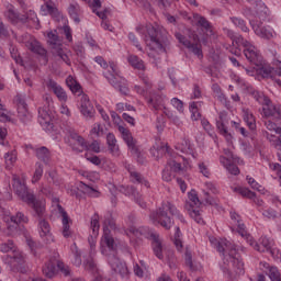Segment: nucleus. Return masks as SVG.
Instances as JSON below:
<instances>
[{
  "instance_id": "f3484780",
  "label": "nucleus",
  "mask_w": 281,
  "mask_h": 281,
  "mask_svg": "<svg viewBox=\"0 0 281 281\" xmlns=\"http://www.w3.org/2000/svg\"><path fill=\"white\" fill-rule=\"evenodd\" d=\"M38 227H40L41 238H44L46 244L54 243V236L52 235V232H50L49 222L41 218L38 222Z\"/></svg>"
},
{
  "instance_id": "c9c22d12",
  "label": "nucleus",
  "mask_w": 281,
  "mask_h": 281,
  "mask_svg": "<svg viewBox=\"0 0 281 281\" xmlns=\"http://www.w3.org/2000/svg\"><path fill=\"white\" fill-rule=\"evenodd\" d=\"M80 12V5L76 2H72L68 7V13L71 16V19L75 21V23H80V18L78 16V13Z\"/></svg>"
},
{
  "instance_id": "f8f14e48",
  "label": "nucleus",
  "mask_w": 281,
  "mask_h": 281,
  "mask_svg": "<svg viewBox=\"0 0 281 281\" xmlns=\"http://www.w3.org/2000/svg\"><path fill=\"white\" fill-rule=\"evenodd\" d=\"M2 220L4 223H7V229H9V234H15L21 223H27V217L22 212H18L12 216L5 215Z\"/></svg>"
},
{
  "instance_id": "5701e85b",
  "label": "nucleus",
  "mask_w": 281,
  "mask_h": 281,
  "mask_svg": "<svg viewBox=\"0 0 281 281\" xmlns=\"http://www.w3.org/2000/svg\"><path fill=\"white\" fill-rule=\"evenodd\" d=\"M262 111L266 117H276L277 120L280 117V110L271 103V100L263 103Z\"/></svg>"
},
{
  "instance_id": "3c124183",
  "label": "nucleus",
  "mask_w": 281,
  "mask_h": 281,
  "mask_svg": "<svg viewBox=\"0 0 281 281\" xmlns=\"http://www.w3.org/2000/svg\"><path fill=\"white\" fill-rule=\"evenodd\" d=\"M232 23L236 25V27H239L241 32H249V27H247V24L245 23V20L241 18L233 16L231 18Z\"/></svg>"
},
{
  "instance_id": "4c0bfd02",
  "label": "nucleus",
  "mask_w": 281,
  "mask_h": 281,
  "mask_svg": "<svg viewBox=\"0 0 281 281\" xmlns=\"http://www.w3.org/2000/svg\"><path fill=\"white\" fill-rule=\"evenodd\" d=\"M4 164H5V168L8 170H10V168H12V166H14V164H16V151L15 150L8 151L4 154Z\"/></svg>"
},
{
  "instance_id": "680f3d73",
  "label": "nucleus",
  "mask_w": 281,
  "mask_h": 281,
  "mask_svg": "<svg viewBox=\"0 0 281 281\" xmlns=\"http://www.w3.org/2000/svg\"><path fill=\"white\" fill-rule=\"evenodd\" d=\"M262 216H265V218H269L270 221H273L278 218V212H276V210L273 209H268L262 212Z\"/></svg>"
},
{
  "instance_id": "69168bd1",
  "label": "nucleus",
  "mask_w": 281,
  "mask_h": 281,
  "mask_svg": "<svg viewBox=\"0 0 281 281\" xmlns=\"http://www.w3.org/2000/svg\"><path fill=\"white\" fill-rule=\"evenodd\" d=\"M31 49H32V52H34L35 54H38L40 56H45V54H47V50H45V48H43L38 44L31 45Z\"/></svg>"
},
{
  "instance_id": "2eb2a0df",
  "label": "nucleus",
  "mask_w": 281,
  "mask_h": 281,
  "mask_svg": "<svg viewBox=\"0 0 281 281\" xmlns=\"http://www.w3.org/2000/svg\"><path fill=\"white\" fill-rule=\"evenodd\" d=\"M45 85L48 91H53L60 102H67V92L54 79H46Z\"/></svg>"
},
{
  "instance_id": "f704fd0d",
  "label": "nucleus",
  "mask_w": 281,
  "mask_h": 281,
  "mask_svg": "<svg viewBox=\"0 0 281 281\" xmlns=\"http://www.w3.org/2000/svg\"><path fill=\"white\" fill-rule=\"evenodd\" d=\"M203 106V102H191L189 109L191 111V120L196 121L201 120V112L199 108Z\"/></svg>"
},
{
  "instance_id": "2f4dec72",
  "label": "nucleus",
  "mask_w": 281,
  "mask_h": 281,
  "mask_svg": "<svg viewBox=\"0 0 281 281\" xmlns=\"http://www.w3.org/2000/svg\"><path fill=\"white\" fill-rule=\"evenodd\" d=\"M35 154L37 159H41L44 164H49V159H52V154H49V149L47 147L43 146L37 149H35Z\"/></svg>"
},
{
  "instance_id": "a211bd4d",
  "label": "nucleus",
  "mask_w": 281,
  "mask_h": 281,
  "mask_svg": "<svg viewBox=\"0 0 281 281\" xmlns=\"http://www.w3.org/2000/svg\"><path fill=\"white\" fill-rule=\"evenodd\" d=\"M166 97L161 93H157L156 91L151 92L149 98H147V104L155 111L159 110L160 106H164V102Z\"/></svg>"
},
{
  "instance_id": "13d9d810",
  "label": "nucleus",
  "mask_w": 281,
  "mask_h": 281,
  "mask_svg": "<svg viewBox=\"0 0 281 281\" xmlns=\"http://www.w3.org/2000/svg\"><path fill=\"white\" fill-rule=\"evenodd\" d=\"M252 97L259 104H266V102H269V98L265 97V94L260 91H252Z\"/></svg>"
},
{
  "instance_id": "de8ad7c7",
  "label": "nucleus",
  "mask_w": 281,
  "mask_h": 281,
  "mask_svg": "<svg viewBox=\"0 0 281 281\" xmlns=\"http://www.w3.org/2000/svg\"><path fill=\"white\" fill-rule=\"evenodd\" d=\"M4 16H7V19L12 23H19V13L14 11V7H12V4L9 5Z\"/></svg>"
},
{
  "instance_id": "a19ab883",
  "label": "nucleus",
  "mask_w": 281,
  "mask_h": 281,
  "mask_svg": "<svg viewBox=\"0 0 281 281\" xmlns=\"http://www.w3.org/2000/svg\"><path fill=\"white\" fill-rule=\"evenodd\" d=\"M70 138L72 139V142H76L78 146H81V148H83L85 150H89V144L87 143V140H85L82 136L78 135V133L71 132Z\"/></svg>"
},
{
  "instance_id": "49530a36",
  "label": "nucleus",
  "mask_w": 281,
  "mask_h": 281,
  "mask_svg": "<svg viewBox=\"0 0 281 281\" xmlns=\"http://www.w3.org/2000/svg\"><path fill=\"white\" fill-rule=\"evenodd\" d=\"M43 177V164L36 162L35 164V171L32 178V183H38Z\"/></svg>"
},
{
  "instance_id": "6e6552de",
  "label": "nucleus",
  "mask_w": 281,
  "mask_h": 281,
  "mask_svg": "<svg viewBox=\"0 0 281 281\" xmlns=\"http://www.w3.org/2000/svg\"><path fill=\"white\" fill-rule=\"evenodd\" d=\"M48 37V45L52 47L53 54L57 60H63L64 63H69V57L63 50L61 48V43H60V37H58V32L57 31H50L47 34Z\"/></svg>"
},
{
  "instance_id": "774afa93",
  "label": "nucleus",
  "mask_w": 281,
  "mask_h": 281,
  "mask_svg": "<svg viewBox=\"0 0 281 281\" xmlns=\"http://www.w3.org/2000/svg\"><path fill=\"white\" fill-rule=\"evenodd\" d=\"M226 170H228L229 175H240V169L238 168V166L231 164L226 167Z\"/></svg>"
},
{
  "instance_id": "aec40b11",
  "label": "nucleus",
  "mask_w": 281,
  "mask_h": 281,
  "mask_svg": "<svg viewBox=\"0 0 281 281\" xmlns=\"http://www.w3.org/2000/svg\"><path fill=\"white\" fill-rule=\"evenodd\" d=\"M10 263L12 267H15L18 271H23V267L25 265V256L23 252H21L19 249H16L12 255L10 256Z\"/></svg>"
},
{
  "instance_id": "39448f33",
  "label": "nucleus",
  "mask_w": 281,
  "mask_h": 281,
  "mask_svg": "<svg viewBox=\"0 0 281 281\" xmlns=\"http://www.w3.org/2000/svg\"><path fill=\"white\" fill-rule=\"evenodd\" d=\"M235 42L238 47H244V56L250 65H255V67H260V65H262V55H260V52L256 46L245 40L243 35H237Z\"/></svg>"
},
{
  "instance_id": "7c9ffc66",
  "label": "nucleus",
  "mask_w": 281,
  "mask_h": 281,
  "mask_svg": "<svg viewBox=\"0 0 281 281\" xmlns=\"http://www.w3.org/2000/svg\"><path fill=\"white\" fill-rule=\"evenodd\" d=\"M130 179L132 183H142L145 188H150V182L144 179V176L135 170H130Z\"/></svg>"
},
{
  "instance_id": "58836bf2",
  "label": "nucleus",
  "mask_w": 281,
  "mask_h": 281,
  "mask_svg": "<svg viewBox=\"0 0 281 281\" xmlns=\"http://www.w3.org/2000/svg\"><path fill=\"white\" fill-rule=\"evenodd\" d=\"M16 249H18L16 245H14V241L11 239H8L7 241L0 244V251L2 254H8L10 251H12V254H14V251H16Z\"/></svg>"
},
{
  "instance_id": "393cba45",
  "label": "nucleus",
  "mask_w": 281,
  "mask_h": 281,
  "mask_svg": "<svg viewBox=\"0 0 281 281\" xmlns=\"http://www.w3.org/2000/svg\"><path fill=\"white\" fill-rule=\"evenodd\" d=\"M38 122L42 126H49L52 124V115H49L47 108L38 109Z\"/></svg>"
},
{
  "instance_id": "7ed1b4c3",
  "label": "nucleus",
  "mask_w": 281,
  "mask_h": 281,
  "mask_svg": "<svg viewBox=\"0 0 281 281\" xmlns=\"http://www.w3.org/2000/svg\"><path fill=\"white\" fill-rule=\"evenodd\" d=\"M168 212L171 214V216H175L180 221L181 223H186V218L183 215L177 210V206L170 202H162L161 206L153 211L149 215V218L154 221V223H158L164 227L165 229H170L172 225H175V222L170 216H168Z\"/></svg>"
},
{
  "instance_id": "f03ea898",
  "label": "nucleus",
  "mask_w": 281,
  "mask_h": 281,
  "mask_svg": "<svg viewBox=\"0 0 281 281\" xmlns=\"http://www.w3.org/2000/svg\"><path fill=\"white\" fill-rule=\"evenodd\" d=\"M210 241L214 245L215 249L223 255L224 265H232L236 276H244L245 268L243 260L237 257L238 250L236 245L227 239L217 240L216 238H211Z\"/></svg>"
},
{
  "instance_id": "9b49d317",
  "label": "nucleus",
  "mask_w": 281,
  "mask_h": 281,
  "mask_svg": "<svg viewBox=\"0 0 281 281\" xmlns=\"http://www.w3.org/2000/svg\"><path fill=\"white\" fill-rule=\"evenodd\" d=\"M14 102L18 106V117L22 124H27L32 120V114L27 111V103L25 102V95L16 94Z\"/></svg>"
},
{
  "instance_id": "e433bc0d",
  "label": "nucleus",
  "mask_w": 281,
  "mask_h": 281,
  "mask_svg": "<svg viewBox=\"0 0 281 281\" xmlns=\"http://www.w3.org/2000/svg\"><path fill=\"white\" fill-rule=\"evenodd\" d=\"M257 67H259L257 71L260 76H262V78H273V67L263 65L262 61L261 65Z\"/></svg>"
},
{
  "instance_id": "b1692460",
  "label": "nucleus",
  "mask_w": 281,
  "mask_h": 281,
  "mask_svg": "<svg viewBox=\"0 0 281 281\" xmlns=\"http://www.w3.org/2000/svg\"><path fill=\"white\" fill-rule=\"evenodd\" d=\"M216 128L221 135L226 137V139H229L232 137V134L227 131V126H225V113H220V119L216 121Z\"/></svg>"
},
{
  "instance_id": "e2e57ef3",
  "label": "nucleus",
  "mask_w": 281,
  "mask_h": 281,
  "mask_svg": "<svg viewBox=\"0 0 281 281\" xmlns=\"http://www.w3.org/2000/svg\"><path fill=\"white\" fill-rule=\"evenodd\" d=\"M57 267H58V269H59V271H61V273L64 274V276H71V268H69V266H67V265H65L64 262H61V261H58L57 262Z\"/></svg>"
},
{
  "instance_id": "0eeeda50",
  "label": "nucleus",
  "mask_w": 281,
  "mask_h": 281,
  "mask_svg": "<svg viewBox=\"0 0 281 281\" xmlns=\"http://www.w3.org/2000/svg\"><path fill=\"white\" fill-rule=\"evenodd\" d=\"M188 199L189 200L184 204V210H187L195 223H202L203 220L201 218V211L199 210L201 207V200H199V195L194 190H191L188 193Z\"/></svg>"
},
{
  "instance_id": "338daca9",
  "label": "nucleus",
  "mask_w": 281,
  "mask_h": 281,
  "mask_svg": "<svg viewBox=\"0 0 281 281\" xmlns=\"http://www.w3.org/2000/svg\"><path fill=\"white\" fill-rule=\"evenodd\" d=\"M168 166L173 170V172L181 171V162H177V160H169Z\"/></svg>"
},
{
  "instance_id": "a878e982",
  "label": "nucleus",
  "mask_w": 281,
  "mask_h": 281,
  "mask_svg": "<svg viewBox=\"0 0 281 281\" xmlns=\"http://www.w3.org/2000/svg\"><path fill=\"white\" fill-rule=\"evenodd\" d=\"M125 194L132 195L135 199V202L139 205V207L146 209V202L142 199V194L138 193L135 187H126Z\"/></svg>"
},
{
  "instance_id": "c756f323",
  "label": "nucleus",
  "mask_w": 281,
  "mask_h": 281,
  "mask_svg": "<svg viewBox=\"0 0 281 281\" xmlns=\"http://www.w3.org/2000/svg\"><path fill=\"white\" fill-rule=\"evenodd\" d=\"M176 150H180L183 155H192L194 157V151L192 150V145L188 139H182L176 145Z\"/></svg>"
},
{
  "instance_id": "603ef678",
  "label": "nucleus",
  "mask_w": 281,
  "mask_h": 281,
  "mask_svg": "<svg viewBox=\"0 0 281 281\" xmlns=\"http://www.w3.org/2000/svg\"><path fill=\"white\" fill-rule=\"evenodd\" d=\"M234 192H239L241 196H246V199H256V193L247 188H234Z\"/></svg>"
},
{
  "instance_id": "864d4df0",
  "label": "nucleus",
  "mask_w": 281,
  "mask_h": 281,
  "mask_svg": "<svg viewBox=\"0 0 281 281\" xmlns=\"http://www.w3.org/2000/svg\"><path fill=\"white\" fill-rule=\"evenodd\" d=\"M184 260H186L187 267H189L191 271H199V267L194 266V263L192 262V252L190 250L186 251Z\"/></svg>"
},
{
  "instance_id": "423d86ee",
  "label": "nucleus",
  "mask_w": 281,
  "mask_h": 281,
  "mask_svg": "<svg viewBox=\"0 0 281 281\" xmlns=\"http://www.w3.org/2000/svg\"><path fill=\"white\" fill-rule=\"evenodd\" d=\"M111 70H108L103 74L104 78L112 85L115 89L122 93V95H128V82L124 77L120 76V70L115 66H110Z\"/></svg>"
},
{
  "instance_id": "052dcab7",
  "label": "nucleus",
  "mask_w": 281,
  "mask_h": 281,
  "mask_svg": "<svg viewBox=\"0 0 281 281\" xmlns=\"http://www.w3.org/2000/svg\"><path fill=\"white\" fill-rule=\"evenodd\" d=\"M23 21H29V23L30 21L32 23H38V18L36 16V12L30 10L29 12H26V14H24Z\"/></svg>"
},
{
  "instance_id": "412c9836",
  "label": "nucleus",
  "mask_w": 281,
  "mask_h": 281,
  "mask_svg": "<svg viewBox=\"0 0 281 281\" xmlns=\"http://www.w3.org/2000/svg\"><path fill=\"white\" fill-rule=\"evenodd\" d=\"M119 133H121L122 138L125 144H127L128 148H132L135 153H137V148H135V139H133V134L131 131L122 125H119Z\"/></svg>"
},
{
  "instance_id": "9d476101",
  "label": "nucleus",
  "mask_w": 281,
  "mask_h": 281,
  "mask_svg": "<svg viewBox=\"0 0 281 281\" xmlns=\"http://www.w3.org/2000/svg\"><path fill=\"white\" fill-rule=\"evenodd\" d=\"M108 262L112 271H114V273H119L121 278L128 280L130 272H128V267L126 266V262L120 260V258L115 256V254L108 256Z\"/></svg>"
},
{
  "instance_id": "c03bdc74",
  "label": "nucleus",
  "mask_w": 281,
  "mask_h": 281,
  "mask_svg": "<svg viewBox=\"0 0 281 281\" xmlns=\"http://www.w3.org/2000/svg\"><path fill=\"white\" fill-rule=\"evenodd\" d=\"M79 188L82 190L83 194H88V196H100V192H98V190L93 189L90 186H87L85 182H80Z\"/></svg>"
},
{
  "instance_id": "8fccbe9b",
  "label": "nucleus",
  "mask_w": 281,
  "mask_h": 281,
  "mask_svg": "<svg viewBox=\"0 0 281 281\" xmlns=\"http://www.w3.org/2000/svg\"><path fill=\"white\" fill-rule=\"evenodd\" d=\"M42 11L47 12L50 16H58V9L52 2H46L45 5H42Z\"/></svg>"
},
{
  "instance_id": "bf43d9fd",
  "label": "nucleus",
  "mask_w": 281,
  "mask_h": 281,
  "mask_svg": "<svg viewBox=\"0 0 281 281\" xmlns=\"http://www.w3.org/2000/svg\"><path fill=\"white\" fill-rule=\"evenodd\" d=\"M91 135H95L97 137H100L104 135V128L100 123H95L91 130Z\"/></svg>"
},
{
  "instance_id": "6e6d98bb",
  "label": "nucleus",
  "mask_w": 281,
  "mask_h": 281,
  "mask_svg": "<svg viewBox=\"0 0 281 281\" xmlns=\"http://www.w3.org/2000/svg\"><path fill=\"white\" fill-rule=\"evenodd\" d=\"M266 128H268V131H272L273 133H277L278 135H281V125L278 126V124H276L271 120L266 121Z\"/></svg>"
},
{
  "instance_id": "4be33fe9",
  "label": "nucleus",
  "mask_w": 281,
  "mask_h": 281,
  "mask_svg": "<svg viewBox=\"0 0 281 281\" xmlns=\"http://www.w3.org/2000/svg\"><path fill=\"white\" fill-rule=\"evenodd\" d=\"M106 144L109 146V150L111 155L114 157H120V146L117 145V139L113 133H109L106 135Z\"/></svg>"
},
{
  "instance_id": "4d7b16f0",
  "label": "nucleus",
  "mask_w": 281,
  "mask_h": 281,
  "mask_svg": "<svg viewBox=\"0 0 281 281\" xmlns=\"http://www.w3.org/2000/svg\"><path fill=\"white\" fill-rule=\"evenodd\" d=\"M203 200L205 201V203H207V205H218V199H216L215 196H211L210 191H204Z\"/></svg>"
},
{
  "instance_id": "37998d69",
  "label": "nucleus",
  "mask_w": 281,
  "mask_h": 281,
  "mask_svg": "<svg viewBox=\"0 0 281 281\" xmlns=\"http://www.w3.org/2000/svg\"><path fill=\"white\" fill-rule=\"evenodd\" d=\"M193 19L194 21H196V25H199V27H203L204 30H210V27H212V25L210 24V21H207L205 16H202L199 13H194Z\"/></svg>"
},
{
  "instance_id": "473e14b6",
  "label": "nucleus",
  "mask_w": 281,
  "mask_h": 281,
  "mask_svg": "<svg viewBox=\"0 0 281 281\" xmlns=\"http://www.w3.org/2000/svg\"><path fill=\"white\" fill-rule=\"evenodd\" d=\"M45 278H54L56 276V262L47 261L42 269Z\"/></svg>"
},
{
  "instance_id": "f257e3e1",
  "label": "nucleus",
  "mask_w": 281,
  "mask_h": 281,
  "mask_svg": "<svg viewBox=\"0 0 281 281\" xmlns=\"http://www.w3.org/2000/svg\"><path fill=\"white\" fill-rule=\"evenodd\" d=\"M12 188L20 201L31 205L35 216L43 218V215L45 214V200H36L34 192L27 188L25 180L19 178L16 175H13L12 177Z\"/></svg>"
},
{
  "instance_id": "6ab92c4d",
  "label": "nucleus",
  "mask_w": 281,
  "mask_h": 281,
  "mask_svg": "<svg viewBox=\"0 0 281 281\" xmlns=\"http://www.w3.org/2000/svg\"><path fill=\"white\" fill-rule=\"evenodd\" d=\"M150 238L153 240L151 247L153 251L159 260H164V246L161 245V239L156 233H150Z\"/></svg>"
},
{
  "instance_id": "ea45409f",
  "label": "nucleus",
  "mask_w": 281,
  "mask_h": 281,
  "mask_svg": "<svg viewBox=\"0 0 281 281\" xmlns=\"http://www.w3.org/2000/svg\"><path fill=\"white\" fill-rule=\"evenodd\" d=\"M266 269H269V278L271 281H281L280 270L273 266H269V263H263Z\"/></svg>"
},
{
  "instance_id": "09e8293b",
  "label": "nucleus",
  "mask_w": 281,
  "mask_h": 281,
  "mask_svg": "<svg viewBox=\"0 0 281 281\" xmlns=\"http://www.w3.org/2000/svg\"><path fill=\"white\" fill-rule=\"evenodd\" d=\"M252 3L255 4L257 14H267V12H269L267 4H265L262 0H254Z\"/></svg>"
},
{
  "instance_id": "79ce46f5",
  "label": "nucleus",
  "mask_w": 281,
  "mask_h": 281,
  "mask_svg": "<svg viewBox=\"0 0 281 281\" xmlns=\"http://www.w3.org/2000/svg\"><path fill=\"white\" fill-rule=\"evenodd\" d=\"M128 63L134 67V69H139L144 71L146 66L144 65V60L139 59V57L132 55L128 57Z\"/></svg>"
},
{
  "instance_id": "dca6fc26",
  "label": "nucleus",
  "mask_w": 281,
  "mask_h": 281,
  "mask_svg": "<svg viewBox=\"0 0 281 281\" xmlns=\"http://www.w3.org/2000/svg\"><path fill=\"white\" fill-rule=\"evenodd\" d=\"M81 114L83 117H87V120H91L93 115L95 114V109H93V104H91V101L89 100V95L82 94L81 95Z\"/></svg>"
},
{
  "instance_id": "ddd939ff",
  "label": "nucleus",
  "mask_w": 281,
  "mask_h": 281,
  "mask_svg": "<svg viewBox=\"0 0 281 281\" xmlns=\"http://www.w3.org/2000/svg\"><path fill=\"white\" fill-rule=\"evenodd\" d=\"M176 38L189 49V52H192L194 56H198V58H203V50L201 49V44L199 43H192L188 40V37H184L181 33H176Z\"/></svg>"
},
{
  "instance_id": "72a5a7b5",
  "label": "nucleus",
  "mask_w": 281,
  "mask_h": 281,
  "mask_svg": "<svg viewBox=\"0 0 281 281\" xmlns=\"http://www.w3.org/2000/svg\"><path fill=\"white\" fill-rule=\"evenodd\" d=\"M244 122H246L250 131H256V117L249 110H244Z\"/></svg>"
},
{
  "instance_id": "a18cd8bd",
  "label": "nucleus",
  "mask_w": 281,
  "mask_h": 281,
  "mask_svg": "<svg viewBox=\"0 0 281 281\" xmlns=\"http://www.w3.org/2000/svg\"><path fill=\"white\" fill-rule=\"evenodd\" d=\"M90 227L93 236H98V232H100V215L98 213L91 217Z\"/></svg>"
},
{
  "instance_id": "5fc2aeb1",
  "label": "nucleus",
  "mask_w": 281,
  "mask_h": 281,
  "mask_svg": "<svg viewBox=\"0 0 281 281\" xmlns=\"http://www.w3.org/2000/svg\"><path fill=\"white\" fill-rule=\"evenodd\" d=\"M11 58L16 63V65L23 66V59L21 58V55H19V49H16L14 46H10L9 48Z\"/></svg>"
},
{
  "instance_id": "bb28decb",
  "label": "nucleus",
  "mask_w": 281,
  "mask_h": 281,
  "mask_svg": "<svg viewBox=\"0 0 281 281\" xmlns=\"http://www.w3.org/2000/svg\"><path fill=\"white\" fill-rule=\"evenodd\" d=\"M66 85L75 95H82V87L74 77L69 76L66 79Z\"/></svg>"
},
{
  "instance_id": "1a4fd4ad",
  "label": "nucleus",
  "mask_w": 281,
  "mask_h": 281,
  "mask_svg": "<svg viewBox=\"0 0 281 281\" xmlns=\"http://www.w3.org/2000/svg\"><path fill=\"white\" fill-rule=\"evenodd\" d=\"M111 229H115V222L111 217V214H108V216H105V220L103 221L102 243L103 245H106V247L111 251H113L116 245H115V239H113V236L111 235Z\"/></svg>"
},
{
  "instance_id": "cd10ccee",
  "label": "nucleus",
  "mask_w": 281,
  "mask_h": 281,
  "mask_svg": "<svg viewBox=\"0 0 281 281\" xmlns=\"http://www.w3.org/2000/svg\"><path fill=\"white\" fill-rule=\"evenodd\" d=\"M273 245V241L269 239L268 237H261L259 239V244H255L256 251L265 252V251H271V247Z\"/></svg>"
},
{
  "instance_id": "20e7f679",
  "label": "nucleus",
  "mask_w": 281,
  "mask_h": 281,
  "mask_svg": "<svg viewBox=\"0 0 281 281\" xmlns=\"http://www.w3.org/2000/svg\"><path fill=\"white\" fill-rule=\"evenodd\" d=\"M145 43L149 46V49H153V52L164 54L166 53V47L170 45V37L165 29L149 26L147 29V35L145 36Z\"/></svg>"
},
{
  "instance_id": "0e129e2a",
  "label": "nucleus",
  "mask_w": 281,
  "mask_h": 281,
  "mask_svg": "<svg viewBox=\"0 0 281 281\" xmlns=\"http://www.w3.org/2000/svg\"><path fill=\"white\" fill-rule=\"evenodd\" d=\"M171 104L179 111V113H183V101L179 100L178 98L171 99Z\"/></svg>"
},
{
  "instance_id": "4468645a",
  "label": "nucleus",
  "mask_w": 281,
  "mask_h": 281,
  "mask_svg": "<svg viewBox=\"0 0 281 281\" xmlns=\"http://www.w3.org/2000/svg\"><path fill=\"white\" fill-rule=\"evenodd\" d=\"M250 25L257 36L260 38H266L267 41L273 38V29L271 26H263L260 22H250Z\"/></svg>"
},
{
  "instance_id": "c85d7f7f",
  "label": "nucleus",
  "mask_w": 281,
  "mask_h": 281,
  "mask_svg": "<svg viewBox=\"0 0 281 281\" xmlns=\"http://www.w3.org/2000/svg\"><path fill=\"white\" fill-rule=\"evenodd\" d=\"M63 220V231L61 234L64 236V238H71V225H69V223H71V220H69V215H67V213H64L61 215Z\"/></svg>"
}]
</instances>
